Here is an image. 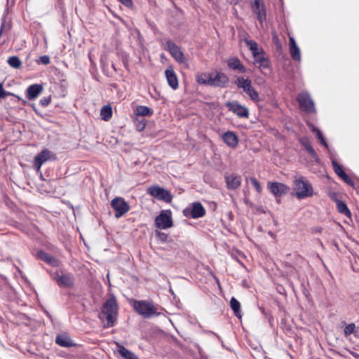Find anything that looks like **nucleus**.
<instances>
[{"instance_id":"bb28decb","label":"nucleus","mask_w":359,"mask_h":359,"mask_svg":"<svg viewBox=\"0 0 359 359\" xmlns=\"http://www.w3.org/2000/svg\"><path fill=\"white\" fill-rule=\"evenodd\" d=\"M245 43L248 45L249 49L250 50L253 57L259 54L262 50H264L262 48H259L258 43L255 41L251 39H246Z\"/></svg>"},{"instance_id":"f03ea898","label":"nucleus","mask_w":359,"mask_h":359,"mask_svg":"<svg viewBox=\"0 0 359 359\" xmlns=\"http://www.w3.org/2000/svg\"><path fill=\"white\" fill-rule=\"evenodd\" d=\"M118 305L114 295H111L102 305L101 315L107 320L105 328L114 327L118 316Z\"/></svg>"},{"instance_id":"7c9ffc66","label":"nucleus","mask_w":359,"mask_h":359,"mask_svg":"<svg viewBox=\"0 0 359 359\" xmlns=\"http://www.w3.org/2000/svg\"><path fill=\"white\" fill-rule=\"evenodd\" d=\"M310 128L312 132L315 133L317 137L320 142V144L324 146L325 148L328 149V144L322 133L320 130H319L318 128L315 127L313 125H309Z\"/></svg>"},{"instance_id":"e433bc0d","label":"nucleus","mask_w":359,"mask_h":359,"mask_svg":"<svg viewBox=\"0 0 359 359\" xmlns=\"http://www.w3.org/2000/svg\"><path fill=\"white\" fill-rule=\"evenodd\" d=\"M355 330H356V326H355V323H351L346 325L344 329V336L346 337L351 335V334L355 333Z\"/></svg>"},{"instance_id":"de8ad7c7","label":"nucleus","mask_w":359,"mask_h":359,"mask_svg":"<svg viewBox=\"0 0 359 359\" xmlns=\"http://www.w3.org/2000/svg\"><path fill=\"white\" fill-rule=\"evenodd\" d=\"M39 62L43 65H48L50 63V57L48 55H42L39 57Z\"/></svg>"},{"instance_id":"4468645a","label":"nucleus","mask_w":359,"mask_h":359,"mask_svg":"<svg viewBox=\"0 0 359 359\" xmlns=\"http://www.w3.org/2000/svg\"><path fill=\"white\" fill-rule=\"evenodd\" d=\"M53 279L60 287H72L74 285V278L70 273H59L56 272Z\"/></svg>"},{"instance_id":"2eb2a0df","label":"nucleus","mask_w":359,"mask_h":359,"mask_svg":"<svg viewBox=\"0 0 359 359\" xmlns=\"http://www.w3.org/2000/svg\"><path fill=\"white\" fill-rule=\"evenodd\" d=\"M229 82V77L223 72H218L215 75L211 74L210 86L224 88Z\"/></svg>"},{"instance_id":"0eeeda50","label":"nucleus","mask_w":359,"mask_h":359,"mask_svg":"<svg viewBox=\"0 0 359 359\" xmlns=\"http://www.w3.org/2000/svg\"><path fill=\"white\" fill-rule=\"evenodd\" d=\"M205 209L201 202H194L185 208L182 213L187 218L198 219L205 215Z\"/></svg>"},{"instance_id":"aec40b11","label":"nucleus","mask_w":359,"mask_h":359,"mask_svg":"<svg viewBox=\"0 0 359 359\" xmlns=\"http://www.w3.org/2000/svg\"><path fill=\"white\" fill-rule=\"evenodd\" d=\"M290 54L293 60L300 62L302 60L301 52L294 37L289 38Z\"/></svg>"},{"instance_id":"09e8293b","label":"nucleus","mask_w":359,"mask_h":359,"mask_svg":"<svg viewBox=\"0 0 359 359\" xmlns=\"http://www.w3.org/2000/svg\"><path fill=\"white\" fill-rule=\"evenodd\" d=\"M122 4L128 8H130L133 6V3L132 0H118Z\"/></svg>"},{"instance_id":"5701e85b","label":"nucleus","mask_w":359,"mask_h":359,"mask_svg":"<svg viewBox=\"0 0 359 359\" xmlns=\"http://www.w3.org/2000/svg\"><path fill=\"white\" fill-rule=\"evenodd\" d=\"M226 187L229 189H236L241 186V177L236 175H229L225 176Z\"/></svg>"},{"instance_id":"49530a36","label":"nucleus","mask_w":359,"mask_h":359,"mask_svg":"<svg viewBox=\"0 0 359 359\" xmlns=\"http://www.w3.org/2000/svg\"><path fill=\"white\" fill-rule=\"evenodd\" d=\"M46 263L53 266H56L58 264V260L51 255Z\"/></svg>"},{"instance_id":"a878e982","label":"nucleus","mask_w":359,"mask_h":359,"mask_svg":"<svg viewBox=\"0 0 359 359\" xmlns=\"http://www.w3.org/2000/svg\"><path fill=\"white\" fill-rule=\"evenodd\" d=\"M134 113L137 116H151L154 111L147 106L140 105L136 107Z\"/></svg>"},{"instance_id":"1a4fd4ad","label":"nucleus","mask_w":359,"mask_h":359,"mask_svg":"<svg viewBox=\"0 0 359 359\" xmlns=\"http://www.w3.org/2000/svg\"><path fill=\"white\" fill-rule=\"evenodd\" d=\"M155 225L161 229H165L172 227L173 222L172 212L170 210H161L160 214L155 218Z\"/></svg>"},{"instance_id":"c756f323","label":"nucleus","mask_w":359,"mask_h":359,"mask_svg":"<svg viewBox=\"0 0 359 359\" xmlns=\"http://www.w3.org/2000/svg\"><path fill=\"white\" fill-rule=\"evenodd\" d=\"M112 108L110 105H104L101 111L100 116L104 121H109L112 116Z\"/></svg>"},{"instance_id":"ea45409f","label":"nucleus","mask_w":359,"mask_h":359,"mask_svg":"<svg viewBox=\"0 0 359 359\" xmlns=\"http://www.w3.org/2000/svg\"><path fill=\"white\" fill-rule=\"evenodd\" d=\"M145 126L146 123L144 119L142 118L141 120H139L138 118H137L135 120V126L136 129L138 131H142L145 128Z\"/></svg>"},{"instance_id":"412c9836","label":"nucleus","mask_w":359,"mask_h":359,"mask_svg":"<svg viewBox=\"0 0 359 359\" xmlns=\"http://www.w3.org/2000/svg\"><path fill=\"white\" fill-rule=\"evenodd\" d=\"M228 67L233 70H236L240 73H245L247 68L241 63L240 60L236 57H232L228 59L227 62Z\"/></svg>"},{"instance_id":"20e7f679","label":"nucleus","mask_w":359,"mask_h":359,"mask_svg":"<svg viewBox=\"0 0 359 359\" xmlns=\"http://www.w3.org/2000/svg\"><path fill=\"white\" fill-rule=\"evenodd\" d=\"M161 46L165 45L164 49L170 53L174 59L179 63L183 64L185 57L180 48L170 39H161L158 40Z\"/></svg>"},{"instance_id":"7ed1b4c3","label":"nucleus","mask_w":359,"mask_h":359,"mask_svg":"<svg viewBox=\"0 0 359 359\" xmlns=\"http://www.w3.org/2000/svg\"><path fill=\"white\" fill-rule=\"evenodd\" d=\"M295 196L298 199H304L313 195V189L310 182L303 176L296 178L293 182Z\"/></svg>"},{"instance_id":"6e6552de","label":"nucleus","mask_w":359,"mask_h":359,"mask_svg":"<svg viewBox=\"0 0 359 359\" xmlns=\"http://www.w3.org/2000/svg\"><path fill=\"white\" fill-rule=\"evenodd\" d=\"M111 206L114 210V217L117 219L123 217L130 209L129 204L122 197L114 198L111 201Z\"/></svg>"},{"instance_id":"f257e3e1","label":"nucleus","mask_w":359,"mask_h":359,"mask_svg":"<svg viewBox=\"0 0 359 359\" xmlns=\"http://www.w3.org/2000/svg\"><path fill=\"white\" fill-rule=\"evenodd\" d=\"M130 304L135 311L144 318L149 319L161 314L152 301L132 299Z\"/></svg>"},{"instance_id":"a19ab883","label":"nucleus","mask_w":359,"mask_h":359,"mask_svg":"<svg viewBox=\"0 0 359 359\" xmlns=\"http://www.w3.org/2000/svg\"><path fill=\"white\" fill-rule=\"evenodd\" d=\"M16 229L20 230L22 232L27 233V226L18 222H14L13 224Z\"/></svg>"},{"instance_id":"4c0bfd02","label":"nucleus","mask_w":359,"mask_h":359,"mask_svg":"<svg viewBox=\"0 0 359 359\" xmlns=\"http://www.w3.org/2000/svg\"><path fill=\"white\" fill-rule=\"evenodd\" d=\"M50 256V255L43 250H39L36 252V257L45 262H47Z\"/></svg>"},{"instance_id":"39448f33","label":"nucleus","mask_w":359,"mask_h":359,"mask_svg":"<svg viewBox=\"0 0 359 359\" xmlns=\"http://www.w3.org/2000/svg\"><path fill=\"white\" fill-rule=\"evenodd\" d=\"M235 84L238 88H242L243 91L250 97L251 100L257 102L259 101V96L257 91L252 87L251 81L245 79L243 76H238L235 81Z\"/></svg>"},{"instance_id":"a211bd4d","label":"nucleus","mask_w":359,"mask_h":359,"mask_svg":"<svg viewBox=\"0 0 359 359\" xmlns=\"http://www.w3.org/2000/svg\"><path fill=\"white\" fill-rule=\"evenodd\" d=\"M165 74L170 87L176 90L179 86L178 79L172 66L165 69Z\"/></svg>"},{"instance_id":"423d86ee","label":"nucleus","mask_w":359,"mask_h":359,"mask_svg":"<svg viewBox=\"0 0 359 359\" xmlns=\"http://www.w3.org/2000/svg\"><path fill=\"white\" fill-rule=\"evenodd\" d=\"M297 100L299 105V109L306 113H316V107L311 95L307 91H302L298 93Z\"/></svg>"},{"instance_id":"b1692460","label":"nucleus","mask_w":359,"mask_h":359,"mask_svg":"<svg viewBox=\"0 0 359 359\" xmlns=\"http://www.w3.org/2000/svg\"><path fill=\"white\" fill-rule=\"evenodd\" d=\"M43 86L41 84H32L27 89L26 97L29 100H32L36 98L42 92Z\"/></svg>"},{"instance_id":"473e14b6","label":"nucleus","mask_w":359,"mask_h":359,"mask_svg":"<svg viewBox=\"0 0 359 359\" xmlns=\"http://www.w3.org/2000/svg\"><path fill=\"white\" fill-rule=\"evenodd\" d=\"M118 351L119 354L126 359H138L135 353L128 350L123 346H120Z\"/></svg>"},{"instance_id":"cd10ccee","label":"nucleus","mask_w":359,"mask_h":359,"mask_svg":"<svg viewBox=\"0 0 359 359\" xmlns=\"http://www.w3.org/2000/svg\"><path fill=\"white\" fill-rule=\"evenodd\" d=\"M300 143L304 147L309 154L313 158L318 159V154L312 147L309 140L308 139H303L300 140Z\"/></svg>"},{"instance_id":"58836bf2","label":"nucleus","mask_w":359,"mask_h":359,"mask_svg":"<svg viewBox=\"0 0 359 359\" xmlns=\"http://www.w3.org/2000/svg\"><path fill=\"white\" fill-rule=\"evenodd\" d=\"M327 195L335 203H337V201H341L340 195L337 191H329Z\"/></svg>"},{"instance_id":"f3484780","label":"nucleus","mask_w":359,"mask_h":359,"mask_svg":"<svg viewBox=\"0 0 359 359\" xmlns=\"http://www.w3.org/2000/svg\"><path fill=\"white\" fill-rule=\"evenodd\" d=\"M253 57L255 63L258 64V67L262 72H263L264 69L270 68L271 62L269 59L266 57L264 50H262L259 54Z\"/></svg>"},{"instance_id":"9b49d317","label":"nucleus","mask_w":359,"mask_h":359,"mask_svg":"<svg viewBox=\"0 0 359 359\" xmlns=\"http://www.w3.org/2000/svg\"><path fill=\"white\" fill-rule=\"evenodd\" d=\"M267 187L271 193L276 198L278 203L280 201L278 198L285 195L289 189L288 187L285 184L277 182H269Z\"/></svg>"},{"instance_id":"2f4dec72","label":"nucleus","mask_w":359,"mask_h":359,"mask_svg":"<svg viewBox=\"0 0 359 359\" xmlns=\"http://www.w3.org/2000/svg\"><path fill=\"white\" fill-rule=\"evenodd\" d=\"M310 128L312 132L315 133L317 137L320 142V144L324 146L325 148L328 149V144L322 133L320 130H319L318 128L315 127L313 125H309Z\"/></svg>"},{"instance_id":"c85d7f7f","label":"nucleus","mask_w":359,"mask_h":359,"mask_svg":"<svg viewBox=\"0 0 359 359\" xmlns=\"http://www.w3.org/2000/svg\"><path fill=\"white\" fill-rule=\"evenodd\" d=\"M230 306H231V309L233 310L235 316L236 317L241 318V304L233 297L231 298Z\"/></svg>"},{"instance_id":"ddd939ff","label":"nucleus","mask_w":359,"mask_h":359,"mask_svg":"<svg viewBox=\"0 0 359 359\" xmlns=\"http://www.w3.org/2000/svg\"><path fill=\"white\" fill-rule=\"evenodd\" d=\"M226 106L229 111H232L240 118H248L249 116L248 109L240 104L237 101L228 102L226 103Z\"/></svg>"},{"instance_id":"c03bdc74","label":"nucleus","mask_w":359,"mask_h":359,"mask_svg":"<svg viewBox=\"0 0 359 359\" xmlns=\"http://www.w3.org/2000/svg\"><path fill=\"white\" fill-rule=\"evenodd\" d=\"M50 101H51V98L50 97H44L43 98H41L39 101V104L45 107H47L50 103Z\"/></svg>"},{"instance_id":"6ab92c4d","label":"nucleus","mask_w":359,"mask_h":359,"mask_svg":"<svg viewBox=\"0 0 359 359\" xmlns=\"http://www.w3.org/2000/svg\"><path fill=\"white\" fill-rule=\"evenodd\" d=\"M50 151L48 149L42 150L38 154L34 160V166L36 170H39L42 165L48 160Z\"/></svg>"},{"instance_id":"f704fd0d","label":"nucleus","mask_w":359,"mask_h":359,"mask_svg":"<svg viewBox=\"0 0 359 359\" xmlns=\"http://www.w3.org/2000/svg\"><path fill=\"white\" fill-rule=\"evenodd\" d=\"M336 204H337V210L340 213H341L348 217H351V211L349 210L347 205L344 202H343L341 200L339 201H337V203H336Z\"/></svg>"},{"instance_id":"dca6fc26","label":"nucleus","mask_w":359,"mask_h":359,"mask_svg":"<svg viewBox=\"0 0 359 359\" xmlns=\"http://www.w3.org/2000/svg\"><path fill=\"white\" fill-rule=\"evenodd\" d=\"M332 164L334 172L346 184L351 186H353V181L351 177L344 172L342 167L335 161L332 160Z\"/></svg>"},{"instance_id":"a18cd8bd","label":"nucleus","mask_w":359,"mask_h":359,"mask_svg":"<svg viewBox=\"0 0 359 359\" xmlns=\"http://www.w3.org/2000/svg\"><path fill=\"white\" fill-rule=\"evenodd\" d=\"M11 93L6 91L4 89L3 83H0V100L6 97L7 96L10 95Z\"/></svg>"},{"instance_id":"37998d69","label":"nucleus","mask_w":359,"mask_h":359,"mask_svg":"<svg viewBox=\"0 0 359 359\" xmlns=\"http://www.w3.org/2000/svg\"><path fill=\"white\" fill-rule=\"evenodd\" d=\"M156 236L158 238V239L163 243L166 242L168 239V234L163 232L156 231Z\"/></svg>"},{"instance_id":"79ce46f5","label":"nucleus","mask_w":359,"mask_h":359,"mask_svg":"<svg viewBox=\"0 0 359 359\" xmlns=\"http://www.w3.org/2000/svg\"><path fill=\"white\" fill-rule=\"evenodd\" d=\"M250 181H251L252 184L254 186V187L257 190V191L258 193H260L262 191V187H261L259 182L257 180V179L255 177H251Z\"/></svg>"},{"instance_id":"9d476101","label":"nucleus","mask_w":359,"mask_h":359,"mask_svg":"<svg viewBox=\"0 0 359 359\" xmlns=\"http://www.w3.org/2000/svg\"><path fill=\"white\" fill-rule=\"evenodd\" d=\"M147 193L158 200L165 203L171 202L172 196L170 192L159 186H151L148 188Z\"/></svg>"},{"instance_id":"72a5a7b5","label":"nucleus","mask_w":359,"mask_h":359,"mask_svg":"<svg viewBox=\"0 0 359 359\" xmlns=\"http://www.w3.org/2000/svg\"><path fill=\"white\" fill-rule=\"evenodd\" d=\"M211 74L202 73L196 76V81L200 84L210 86Z\"/></svg>"},{"instance_id":"393cba45","label":"nucleus","mask_w":359,"mask_h":359,"mask_svg":"<svg viewBox=\"0 0 359 359\" xmlns=\"http://www.w3.org/2000/svg\"><path fill=\"white\" fill-rule=\"evenodd\" d=\"M55 342L62 347L69 348L74 346V344L70 337L65 334L57 335L55 339Z\"/></svg>"},{"instance_id":"c9c22d12","label":"nucleus","mask_w":359,"mask_h":359,"mask_svg":"<svg viewBox=\"0 0 359 359\" xmlns=\"http://www.w3.org/2000/svg\"><path fill=\"white\" fill-rule=\"evenodd\" d=\"M8 65L15 69H18L22 65V62L18 56H11L8 59Z\"/></svg>"},{"instance_id":"8fccbe9b","label":"nucleus","mask_w":359,"mask_h":359,"mask_svg":"<svg viewBox=\"0 0 359 359\" xmlns=\"http://www.w3.org/2000/svg\"><path fill=\"white\" fill-rule=\"evenodd\" d=\"M349 353L355 359H359V354L358 353H355L354 351H350Z\"/></svg>"},{"instance_id":"f8f14e48","label":"nucleus","mask_w":359,"mask_h":359,"mask_svg":"<svg viewBox=\"0 0 359 359\" xmlns=\"http://www.w3.org/2000/svg\"><path fill=\"white\" fill-rule=\"evenodd\" d=\"M252 10L257 15V19L260 24H262L266 20V11L264 1L261 0H255L252 4Z\"/></svg>"},{"instance_id":"4be33fe9","label":"nucleus","mask_w":359,"mask_h":359,"mask_svg":"<svg viewBox=\"0 0 359 359\" xmlns=\"http://www.w3.org/2000/svg\"><path fill=\"white\" fill-rule=\"evenodd\" d=\"M222 139L230 148L234 149L238 145V139L235 133L232 131H227L224 133L222 135Z\"/></svg>"}]
</instances>
